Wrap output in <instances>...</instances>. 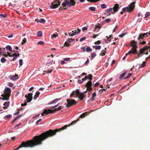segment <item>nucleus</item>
I'll return each instance as SVG.
<instances>
[{"label":"nucleus","mask_w":150,"mask_h":150,"mask_svg":"<svg viewBox=\"0 0 150 150\" xmlns=\"http://www.w3.org/2000/svg\"><path fill=\"white\" fill-rule=\"evenodd\" d=\"M88 78L90 80H91L92 79V75L89 74L88 76Z\"/></svg>","instance_id":"obj_49"},{"label":"nucleus","mask_w":150,"mask_h":150,"mask_svg":"<svg viewBox=\"0 0 150 150\" xmlns=\"http://www.w3.org/2000/svg\"><path fill=\"white\" fill-rule=\"evenodd\" d=\"M139 44H142L143 45H145L146 44V42L144 41H143L142 42H141V41L140 42V41L139 42Z\"/></svg>","instance_id":"obj_47"},{"label":"nucleus","mask_w":150,"mask_h":150,"mask_svg":"<svg viewBox=\"0 0 150 150\" xmlns=\"http://www.w3.org/2000/svg\"><path fill=\"white\" fill-rule=\"evenodd\" d=\"M57 36V35L55 34H53L51 35V38H53L56 37Z\"/></svg>","instance_id":"obj_46"},{"label":"nucleus","mask_w":150,"mask_h":150,"mask_svg":"<svg viewBox=\"0 0 150 150\" xmlns=\"http://www.w3.org/2000/svg\"><path fill=\"white\" fill-rule=\"evenodd\" d=\"M6 48L8 49L9 51L11 52L12 51V48L11 46L10 45H7L6 47Z\"/></svg>","instance_id":"obj_29"},{"label":"nucleus","mask_w":150,"mask_h":150,"mask_svg":"<svg viewBox=\"0 0 150 150\" xmlns=\"http://www.w3.org/2000/svg\"><path fill=\"white\" fill-rule=\"evenodd\" d=\"M9 78L12 80L14 81L18 79V76L16 74L15 75H11L9 76Z\"/></svg>","instance_id":"obj_15"},{"label":"nucleus","mask_w":150,"mask_h":150,"mask_svg":"<svg viewBox=\"0 0 150 150\" xmlns=\"http://www.w3.org/2000/svg\"><path fill=\"white\" fill-rule=\"evenodd\" d=\"M37 44L38 45H44V42L42 41H40L38 42Z\"/></svg>","instance_id":"obj_34"},{"label":"nucleus","mask_w":150,"mask_h":150,"mask_svg":"<svg viewBox=\"0 0 150 150\" xmlns=\"http://www.w3.org/2000/svg\"><path fill=\"white\" fill-rule=\"evenodd\" d=\"M113 9L114 12H112L111 13L113 14L115 12H117L119 9V5L118 4H115L114 6L112 8Z\"/></svg>","instance_id":"obj_12"},{"label":"nucleus","mask_w":150,"mask_h":150,"mask_svg":"<svg viewBox=\"0 0 150 150\" xmlns=\"http://www.w3.org/2000/svg\"><path fill=\"white\" fill-rule=\"evenodd\" d=\"M110 18H108L106 19L105 20V21H104V22H105L107 23H108L110 22Z\"/></svg>","instance_id":"obj_40"},{"label":"nucleus","mask_w":150,"mask_h":150,"mask_svg":"<svg viewBox=\"0 0 150 150\" xmlns=\"http://www.w3.org/2000/svg\"><path fill=\"white\" fill-rule=\"evenodd\" d=\"M100 41L98 40V41H97L96 42H95V44H100Z\"/></svg>","instance_id":"obj_63"},{"label":"nucleus","mask_w":150,"mask_h":150,"mask_svg":"<svg viewBox=\"0 0 150 150\" xmlns=\"http://www.w3.org/2000/svg\"><path fill=\"white\" fill-rule=\"evenodd\" d=\"M76 90L75 91H73L72 92V93L71 94L70 96V97L71 98L74 95H76Z\"/></svg>","instance_id":"obj_38"},{"label":"nucleus","mask_w":150,"mask_h":150,"mask_svg":"<svg viewBox=\"0 0 150 150\" xmlns=\"http://www.w3.org/2000/svg\"><path fill=\"white\" fill-rule=\"evenodd\" d=\"M76 3V2L74 0H64L62 5L63 8L66 7V6L68 7H70L74 6Z\"/></svg>","instance_id":"obj_3"},{"label":"nucleus","mask_w":150,"mask_h":150,"mask_svg":"<svg viewBox=\"0 0 150 150\" xmlns=\"http://www.w3.org/2000/svg\"><path fill=\"white\" fill-rule=\"evenodd\" d=\"M132 54H134L133 53L131 50L128 52L126 54V56H127V55H130Z\"/></svg>","instance_id":"obj_48"},{"label":"nucleus","mask_w":150,"mask_h":150,"mask_svg":"<svg viewBox=\"0 0 150 150\" xmlns=\"http://www.w3.org/2000/svg\"><path fill=\"white\" fill-rule=\"evenodd\" d=\"M148 36L147 33H141L139 34L138 38V40L140 42L141 40H143L144 38H146L148 37Z\"/></svg>","instance_id":"obj_8"},{"label":"nucleus","mask_w":150,"mask_h":150,"mask_svg":"<svg viewBox=\"0 0 150 150\" xmlns=\"http://www.w3.org/2000/svg\"><path fill=\"white\" fill-rule=\"evenodd\" d=\"M146 64V62L145 61L143 62L141 64V65L139 67V68H140L141 67H144Z\"/></svg>","instance_id":"obj_28"},{"label":"nucleus","mask_w":150,"mask_h":150,"mask_svg":"<svg viewBox=\"0 0 150 150\" xmlns=\"http://www.w3.org/2000/svg\"><path fill=\"white\" fill-rule=\"evenodd\" d=\"M68 35L70 36H73L74 35H75L73 33H68Z\"/></svg>","instance_id":"obj_55"},{"label":"nucleus","mask_w":150,"mask_h":150,"mask_svg":"<svg viewBox=\"0 0 150 150\" xmlns=\"http://www.w3.org/2000/svg\"><path fill=\"white\" fill-rule=\"evenodd\" d=\"M61 3V1L58 0V4H53V3H52L51 5L50 6V7L52 9L56 8L58 7V6L60 5Z\"/></svg>","instance_id":"obj_9"},{"label":"nucleus","mask_w":150,"mask_h":150,"mask_svg":"<svg viewBox=\"0 0 150 150\" xmlns=\"http://www.w3.org/2000/svg\"><path fill=\"white\" fill-rule=\"evenodd\" d=\"M131 51L134 54H137V53L136 49L134 48H132Z\"/></svg>","instance_id":"obj_22"},{"label":"nucleus","mask_w":150,"mask_h":150,"mask_svg":"<svg viewBox=\"0 0 150 150\" xmlns=\"http://www.w3.org/2000/svg\"><path fill=\"white\" fill-rule=\"evenodd\" d=\"M132 75V74L131 73H129L127 76L124 78V79H127L129 78Z\"/></svg>","instance_id":"obj_43"},{"label":"nucleus","mask_w":150,"mask_h":150,"mask_svg":"<svg viewBox=\"0 0 150 150\" xmlns=\"http://www.w3.org/2000/svg\"><path fill=\"white\" fill-rule=\"evenodd\" d=\"M20 55V54L17 51H16V52L13 54V57H17Z\"/></svg>","instance_id":"obj_21"},{"label":"nucleus","mask_w":150,"mask_h":150,"mask_svg":"<svg viewBox=\"0 0 150 150\" xmlns=\"http://www.w3.org/2000/svg\"><path fill=\"white\" fill-rule=\"evenodd\" d=\"M6 61V59L4 57L2 58L1 59V61L2 63H4Z\"/></svg>","instance_id":"obj_36"},{"label":"nucleus","mask_w":150,"mask_h":150,"mask_svg":"<svg viewBox=\"0 0 150 150\" xmlns=\"http://www.w3.org/2000/svg\"><path fill=\"white\" fill-rule=\"evenodd\" d=\"M150 13L149 12H147L145 14V16L144 17V18H147L148 17Z\"/></svg>","instance_id":"obj_31"},{"label":"nucleus","mask_w":150,"mask_h":150,"mask_svg":"<svg viewBox=\"0 0 150 150\" xmlns=\"http://www.w3.org/2000/svg\"><path fill=\"white\" fill-rule=\"evenodd\" d=\"M10 102L9 101H7V102H5L4 104V106L6 107L7 108V107H8L9 105Z\"/></svg>","instance_id":"obj_23"},{"label":"nucleus","mask_w":150,"mask_h":150,"mask_svg":"<svg viewBox=\"0 0 150 150\" xmlns=\"http://www.w3.org/2000/svg\"><path fill=\"white\" fill-rule=\"evenodd\" d=\"M86 92V91L84 92L83 93H80V92L79 90L77 89L76 90V96L80 100H82L84 98H85L86 95L84 93Z\"/></svg>","instance_id":"obj_5"},{"label":"nucleus","mask_w":150,"mask_h":150,"mask_svg":"<svg viewBox=\"0 0 150 150\" xmlns=\"http://www.w3.org/2000/svg\"><path fill=\"white\" fill-rule=\"evenodd\" d=\"M8 85L10 87H11L13 86V84L12 83H8Z\"/></svg>","instance_id":"obj_56"},{"label":"nucleus","mask_w":150,"mask_h":150,"mask_svg":"<svg viewBox=\"0 0 150 150\" xmlns=\"http://www.w3.org/2000/svg\"><path fill=\"white\" fill-rule=\"evenodd\" d=\"M69 43L67 41L65 42L64 45L65 46L68 47L70 45Z\"/></svg>","instance_id":"obj_39"},{"label":"nucleus","mask_w":150,"mask_h":150,"mask_svg":"<svg viewBox=\"0 0 150 150\" xmlns=\"http://www.w3.org/2000/svg\"><path fill=\"white\" fill-rule=\"evenodd\" d=\"M126 33H122L120 35H119V37L121 38L123 37L125 34H126Z\"/></svg>","instance_id":"obj_45"},{"label":"nucleus","mask_w":150,"mask_h":150,"mask_svg":"<svg viewBox=\"0 0 150 150\" xmlns=\"http://www.w3.org/2000/svg\"><path fill=\"white\" fill-rule=\"evenodd\" d=\"M58 110H60L61 109H63V106H60L58 108Z\"/></svg>","instance_id":"obj_60"},{"label":"nucleus","mask_w":150,"mask_h":150,"mask_svg":"<svg viewBox=\"0 0 150 150\" xmlns=\"http://www.w3.org/2000/svg\"><path fill=\"white\" fill-rule=\"evenodd\" d=\"M37 35L38 37H41L42 35V31H38L37 34Z\"/></svg>","instance_id":"obj_20"},{"label":"nucleus","mask_w":150,"mask_h":150,"mask_svg":"<svg viewBox=\"0 0 150 150\" xmlns=\"http://www.w3.org/2000/svg\"><path fill=\"white\" fill-rule=\"evenodd\" d=\"M19 110L18 109V112H16L15 113H14L13 115H18L19 114Z\"/></svg>","instance_id":"obj_59"},{"label":"nucleus","mask_w":150,"mask_h":150,"mask_svg":"<svg viewBox=\"0 0 150 150\" xmlns=\"http://www.w3.org/2000/svg\"><path fill=\"white\" fill-rule=\"evenodd\" d=\"M61 99V98L59 99H57L56 98L54 100H52L51 102H50L49 103V104L51 105L53 103H55L57 102L59 100H60Z\"/></svg>","instance_id":"obj_18"},{"label":"nucleus","mask_w":150,"mask_h":150,"mask_svg":"<svg viewBox=\"0 0 150 150\" xmlns=\"http://www.w3.org/2000/svg\"><path fill=\"white\" fill-rule=\"evenodd\" d=\"M67 104L66 105V107L69 108H70L76 105L77 103L75 100L70 99H67Z\"/></svg>","instance_id":"obj_6"},{"label":"nucleus","mask_w":150,"mask_h":150,"mask_svg":"<svg viewBox=\"0 0 150 150\" xmlns=\"http://www.w3.org/2000/svg\"><path fill=\"white\" fill-rule=\"evenodd\" d=\"M86 39V37H83V38H81L80 39L79 41H80V42H81V41H83V40H85Z\"/></svg>","instance_id":"obj_51"},{"label":"nucleus","mask_w":150,"mask_h":150,"mask_svg":"<svg viewBox=\"0 0 150 150\" xmlns=\"http://www.w3.org/2000/svg\"><path fill=\"white\" fill-rule=\"evenodd\" d=\"M98 28L99 29H100V26H99V25H95V28H94V31H96V29L97 28Z\"/></svg>","instance_id":"obj_41"},{"label":"nucleus","mask_w":150,"mask_h":150,"mask_svg":"<svg viewBox=\"0 0 150 150\" xmlns=\"http://www.w3.org/2000/svg\"><path fill=\"white\" fill-rule=\"evenodd\" d=\"M96 55V54L93 52V53L92 54H91V58H92V59H93V58Z\"/></svg>","instance_id":"obj_44"},{"label":"nucleus","mask_w":150,"mask_h":150,"mask_svg":"<svg viewBox=\"0 0 150 150\" xmlns=\"http://www.w3.org/2000/svg\"><path fill=\"white\" fill-rule=\"evenodd\" d=\"M37 22L45 23V21L44 19L41 18L39 21H37Z\"/></svg>","instance_id":"obj_27"},{"label":"nucleus","mask_w":150,"mask_h":150,"mask_svg":"<svg viewBox=\"0 0 150 150\" xmlns=\"http://www.w3.org/2000/svg\"><path fill=\"white\" fill-rule=\"evenodd\" d=\"M92 85V83L90 81H88L87 82L85 86L87 88V89L88 91H90L92 89L91 87Z\"/></svg>","instance_id":"obj_10"},{"label":"nucleus","mask_w":150,"mask_h":150,"mask_svg":"<svg viewBox=\"0 0 150 150\" xmlns=\"http://www.w3.org/2000/svg\"><path fill=\"white\" fill-rule=\"evenodd\" d=\"M96 96V94L94 92L93 93L92 95V96L91 98L90 99L92 100H94V98Z\"/></svg>","instance_id":"obj_24"},{"label":"nucleus","mask_w":150,"mask_h":150,"mask_svg":"<svg viewBox=\"0 0 150 150\" xmlns=\"http://www.w3.org/2000/svg\"><path fill=\"white\" fill-rule=\"evenodd\" d=\"M131 46L132 47V48H135L136 49L137 48V46L136 45L137 43L134 40H132L131 42Z\"/></svg>","instance_id":"obj_16"},{"label":"nucleus","mask_w":150,"mask_h":150,"mask_svg":"<svg viewBox=\"0 0 150 150\" xmlns=\"http://www.w3.org/2000/svg\"><path fill=\"white\" fill-rule=\"evenodd\" d=\"M112 10V8H109L107 9L105 11V13L104 14V15H106L108 14L107 16H109L110 15V13H109Z\"/></svg>","instance_id":"obj_13"},{"label":"nucleus","mask_w":150,"mask_h":150,"mask_svg":"<svg viewBox=\"0 0 150 150\" xmlns=\"http://www.w3.org/2000/svg\"><path fill=\"white\" fill-rule=\"evenodd\" d=\"M25 97L27 99H28L27 100V102H30L33 98L32 94L29 93L28 94V95L27 96V95H25Z\"/></svg>","instance_id":"obj_11"},{"label":"nucleus","mask_w":150,"mask_h":150,"mask_svg":"<svg viewBox=\"0 0 150 150\" xmlns=\"http://www.w3.org/2000/svg\"><path fill=\"white\" fill-rule=\"evenodd\" d=\"M58 109V108H56L53 110H50L49 109H45L44 110L43 113L41 114V115L42 116H44L45 114L47 115L49 114L52 113L59 110Z\"/></svg>","instance_id":"obj_7"},{"label":"nucleus","mask_w":150,"mask_h":150,"mask_svg":"<svg viewBox=\"0 0 150 150\" xmlns=\"http://www.w3.org/2000/svg\"><path fill=\"white\" fill-rule=\"evenodd\" d=\"M93 48L95 47L96 50H100L101 48V46L100 45L95 47V46H93Z\"/></svg>","instance_id":"obj_37"},{"label":"nucleus","mask_w":150,"mask_h":150,"mask_svg":"<svg viewBox=\"0 0 150 150\" xmlns=\"http://www.w3.org/2000/svg\"><path fill=\"white\" fill-rule=\"evenodd\" d=\"M23 60L22 59H20L19 60V65L20 66H21L22 65Z\"/></svg>","instance_id":"obj_50"},{"label":"nucleus","mask_w":150,"mask_h":150,"mask_svg":"<svg viewBox=\"0 0 150 150\" xmlns=\"http://www.w3.org/2000/svg\"><path fill=\"white\" fill-rule=\"evenodd\" d=\"M83 82V81H82L81 80H79L78 81V83L79 84H81Z\"/></svg>","instance_id":"obj_61"},{"label":"nucleus","mask_w":150,"mask_h":150,"mask_svg":"<svg viewBox=\"0 0 150 150\" xmlns=\"http://www.w3.org/2000/svg\"><path fill=\"white\" fill-rule=\"evenodd\" d=\"M89 9L91 11H95L96 10V8L94 7H90Z\"/></svg>","instance_id":"obj_35"},{"label":"nucleus","mask_w":150,"mask_h":150,"mask_svg":"<svg viewBox=\"0 0 150 150\" xmlns=\"http://www.w3.org/2000/svg\"><path fill=\"white\" fill-rule=\"evenodd\" d=\"M135 1L132 2L129 5V7H126L123 8L122 9V11L124 13L126 11L129 12L132 11H133L135 7Z\"/></svg>","instance_id":"obj_4"},{"label":"nucleus","mask_w":150,"mask_h":150,"mask_svg":"<svg viewBox=\"0 0 150 150\" xmlns=\"http://www.w3.org/2000/svg\"><path fill=\"white\" fill-rule=\"evenodd\" d=\"M21 115H19L18 116H17L16 118H15L16 119V120H17L18 119H19V118H20V117H21Z\"/></svg>","instance_id":"obj_57"},{"label":"nucleus","mask_w":150,"mask_h":150,"mask_svg":"<svg viewBox=\"0 0 150 150\" xmlns=\"http://www.w3.org/2000/svg\"><path fill=\"white\" fill-rule=\"evenodd\" d=\"M11 92V89L8 87H6L4 89V93L1 95V96L3 98L0 97V99L3 100H9Z\"/></svg>","instance_id":"obj_2"},{"label":"nucleus","mask_w":150,"mask_h":150,"mask_svg":"<svg viewBox=\"0 0 150 150\" xmlns=\"http://www.w3.org/2000/svg\"><path fill=\"white\" fill-rule=\"evenodd\" d=\"M42 120V119H40L39 120H38L35 123V124L37 125H38V123L40 122L41 120Z\"/></svg>","instance_id":"obj_53"},{"label":"nucleus","mask_w":150,"mask_h":150,"mask_svg":"<svg viewBox=\"0 0 150 150\" xmlns=\"http://www.w3.org/2000/svg\"><path fill=\"white\" fill-rule=\"evenodd\" d=\"M40 94V93L39 91H37L35 93V95L34 96V99L35 100H36L37 98L38 97Z\"/></svg>","instance_id":"obj_19"},{"label":"nucleus","mask_w":150,"mask_h":150,"mask_svg":"<svg viewBox=\"0 0 150 150\" xmlns=\"http://www.w3.org/2000/svg\"><path fill=\"white\" fill-rule=\"evenodd\" d=\"M99 85V83L98 82H97L94 85V87H96L97 86Z\"/></svg>","instance_id":"obj_64"},{"label":"nucleus","mask_w":150,"mask_h":150,"mask_svg":"<svg viewBox=\"0 0 150 150\" xmlns=\"http://www.w3.org/2000/svg\"><path fill=\"white\" fill-rule=\"evenodd\" d=\"M87 30V28L86 27H83L82 28V30L83 31H84Z\"/></svg>","instance_id":"obj_54"},{"label":"nucleus","mask_w":150,"mask_h":150,"mask_svg":"<svg viewBox=\"0 0 150 150\" xmlns=\"http://www.w3.org/2000/svg\"><path fill=\"white\" fill-rule=\"evenodd\" d=\"M0 16L2 18H6L7 16V15L5 13L3 14H0Z\"/></svg>","instance_id":"obj_32"},{"label":"nucleus","mask_w":150,"mask_h":150,"mask_svg":"<svg viewBox=\"0 0 150 150\" xmlns=\"http://www.w3.org/2000/svg\"><path fill=\"white\" fill-rule=\"evenodd\" d=\"M74 39H73L72 38H69L67 39V41L69 43L72 42L73 41H74Z\"/></svg>","instance_id":"obj_26"},{"label":"nucleus","mask_w":150,"mask_h":150,"mask_svg":"<svg viewBox=\"0 0 150 150\" xmlns=\"http://www.w3.org/2000/svg\"><path fill=\"white\" fill-rule=\"evenodd\" d=\"M23 42H22L21 44L22 45H23L24 44H25L26 41V39L25 38H24L22 40Z\"/></svg>","instance_id":"obj_42"},{"label":"nucleus","mask_w":150,"mask_h":150,"mask_svg":"<svg viewBox=\"0 0 150 150\" xmlns=\"http://www.w3.org/2000/svg\"><path fill=\"white\" fill-rule=\"evenodd\" d=\"M11 115H7L4 117V118L5 119H7L11 118Z\"/></svg>","instance_id":"obj_25"},{"label":"nucleus","mask_w":150,"mask_h":150,"mask_svg":"<svg viewBox=\"0 0 150 150\" xmlns=\"http://www.w3.org/2000/svg\"><path fill=\"white\" fill-rule=\"evenodd\" d=\"M8 55V56L9 57H12L13 56V54H11V53L9 52H7Z\"/></svg>","instance_id":"obj_58"},{"label":"nucleus","mask_w":150,"mask_h":150,"mask_svg":"<svg viewBox=\"0 0 150 150\" xmlns=\"http://www.w3.org/2000/svg\"><path fill=\"white\" fill-rule=\"evenodd\" d=\"M126 72L123 73L122 74L120 75L119 76V79H121L125 75Z\"/></svg>","instance_id":"obj_33"},{"label":"nucleus","mask_w":150,"mask_h":150,"mask_svg":"<svg viewBox=\"0 0 150 150\" xmlns=\"http://www.w3.org/2000/svg\"><path fill=\"white\" fill-rule=\"evenodd\" d=\"M103 91V89H101L99 91L98 93L99 94H101L102 93V92Z\"/></svg>","instance_id":"obj_62"},{"label":"nucleus","mask_w":150,"mask_h":150,"mask_svg":"<svg viewBox=\"0 0 150 150\" xmlns=\"http://www.w3.org/2000/svg\"><path fill=\"white\" fill-rule=\"evenodd\" d=\"M70 58H65L63 59V60L65 61H68L70 60Z\"/></svg>","instance_id":"obj_52"},{"label":"nucleus","mask_w":150,"mask_h":150,"mask_svg":"<svg viewBox=\"0 0 150 150\" xmlns=\"http://www.w3.org/2000/svg\"><path fill=\"white\" fill-rule=\"evenodd\" d=\"M81 30L79 29H78L77 30H72L71 31L72 33H73V34L76 35L78 34L80 32Z\"/></svg>","instance_id":"obj_17"},{"label":"nucleus","mask_w":150,"mask_h":150,"mask_svg":"<svg viewBox=\"0 0 150 150\" xmlns=\"http://www.w3.org/2000/svg\"><path fill=\"white\" fill-rule=\"evenodd\" d=\"M92 50L91 49L90 47H88L86 49V51L87 52H91Z\"/></svg>","instance_id":"obj_30"},{"label":"nucleus","mask_w":150,"mask_h":150,"mask_svg":"<svg viewBox=\"0 0 150 150\" xmlns=\"http://www.w3.org/2000/svg\"><path fill=\"white\" fill-rule=\"evenodd\" d=\"M79 120L80 118H78L76 120L72 121L70 124L65 125L61 128L53 130L50 129L39 135L34 137L33 139L29 141L32 147L41 145L42 144V142L47 139L55 135L57 132L66 129L67 127L74 124Z\"/></svg>","instance_id":"obj_1"},{"label":"nucleus","mask_w":150,"mask_h":150,"mask_svg":"<svg viewBox=\"0 0 150 150\" xmlns=\"http://www.w3.org/2000/svg\"><path fill=\"white\" fill-rule=\"evenodd\" d=\"M93 110H91L90 112H86L84 113H83L82 114H81L80 116L79 117V118H83L87 115H88Z\"/></svg>","instance_id":"obj_14"}]
</instances>
